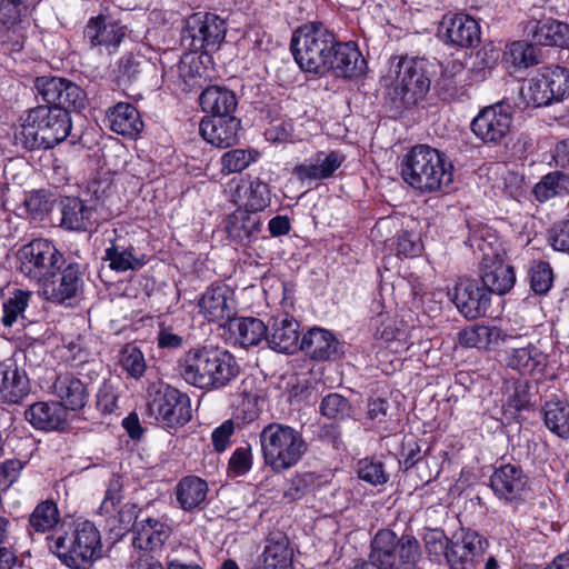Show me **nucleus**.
<instances>
[{"mask_svg": "<svg viewBox=\"0 0 569 569\" xmlns=\"http://www.w3.org/2000/svg\"><path fill=\"white\" fill-rule=\"evenodd\" d=\"M333 32L321 22H309L299 27L291 39V50L299 67L316 74L330 71L331 56L337 46Z\"/></svg>", "mask_w": 569, "mask_h": 569, "instance_id": "nucleus-5", "label": "nucleus"}, {"mask_svg": "<svg viewBox=\"0 0 569 569\" xmlns=\"http://www.w3.org/2000/svg\"><path fill=\"white\" fill-rule=\"evenodd\" d=\"M345 156L338 151H318L303 163L293 168V174L303 180H325L331 178L341 167Z\"/></svg>", "mask_w": 569, "mask_h": 569, "instance_id": "nucleus-26", "label": "nucleus"}, {"mask_svg": "<svg viewBox=\"0 0 569 569\" xmlns=\"http://www.w3.org/2000/svg\"><path fill=\"white\" fill-rule=\"evenodd\" d=\"M299 322L292 317L272 318L268 325V346L283 353H293L300 349Z\"/></svg>", "mask_w": 569, "mask_h": 569, "instance_id": "nucleus-27", "label": "nucleus"}, {"mask_svg": "<svg viewBox=\"0 0 569 569\" xmlns=\"http://www.w3.org/2000/svg\"><path fill=\"white\" fill-rule=\"evenodd\" d=\"M148 407L156 420L169 428L183 426L191 419L188 396L169 385L154 391Z\"/></svg>", "mask_w": 569, "mask_h": 569, "instance_id": "nucleus-12", "label": "nucleus"}, {"mask_svg": "<svg viewBox=\"0 0 569 569\" xmlns=\"http://www.w3.org/2000/svg\"><path fill=\"white\" fill-rule=\"evenodd\" d=\"M427 450L422 453L421 446L418 441L412 438H406L402 442L400 465L403 466L405 470L416 468L417 470L423 471L425 467H428V459L426 457Z\"/></svg>", "mask_w": 569, "mask_h": 569, "instance_id": "nucleus-50", "label": "nucleus"}, {"mask_svg": "<svg viewBox=\"0 0 569 569\" xmlns=\"http://www.w3.org/2000/svg\"><path fill=\"white\" fill-rule=\"evenodd\" d=\"M36 89L52 108L80 111L86 106V92L74 82L60 77H40Z\"/></svg>", "mask_w": 569, "mask_h": 569, "instance_id": "nucleus-14", "label": "nucleus"}, {"mask_svg": "<svg viewBox=\"0 0 569 569\" xmlns=\"http://www.w3.org/2000/svg\"><path fill=\"white\" fill-rule=\"evenodd\" d=\"M254 161L250 151L244 149H232L227 151L221 157V172L223 174H230L241 172L249 164Z\"/></svg>", "mask_w": 569, "mask_h": 569, "instance_id": "nucleus-57", "label": "nucleus"}, {"mask_svg": "<svg viewBox=\"0 0 569 569\" xmlns=\"http://www.w3.org/2000/svg\"><path fill=\"white\" fill-rule=\"evenodd\" d=\"M82 272L78 263H69L62 271H52L40 284L47 300L62 303L72 299L82 288Z\"/></svg>", "mask_w": 569, "mask_h": 569, "instance_id": "nucleus-18", "label": "nucleus"}, {"mask_svg": "<svg viewBox=\"0 0 569 569\" xmlns=\"http://www.w3.org/2000/svg\"><path fill=\"white\" fill-rule=\"evenodd\" d=\"M526 485L527 477L521 468L510 463L496 469L490 477V486L493 492L507 501L520 498Z\"/></svg>", "mask_w": 569, "mask_h": 569, "instance_id": "nucleus-30", "label": "nucleus"}, {"mask_svg": "<svg viewBox=\"0 0 569 569\" xmlns=\"http://www.w3.org/2000/svg\"><path fill=\"white\" fill-rule=\"evenodd\" d=\"M251 465L250 446L237 448L229 459V470L237 476L247 473L251 469Z\"/></svg>", "mask_w": 569, "mask_h": 569, "instance_id": "nucleus-62", "label": "nucleus"}, {"mask_svg": "<svg viewBox=\"0 0 569 569\" xmlns=\"http://www.w3.org/2000/svg\"><path fill=\"white\" fill-rule=\"evenodd\" d=\"M533 193L539 201H546L557 196L569 193V176L555 171L546 174L533 188Z\"/></svg>", "mask_w": 569, "mask_h": 569, "instance_id": "nucleus-45", "label": "nucleus"}, {"mask_svg": "<svg viewBox=\"0 0 569 569\" xmlns=\"http://www.w3.org/2000/svg\"><path fill=\"white\" fill-rule=\"evenodd\" d=\"M358 477L372 485L380 486L385 485L389 480V475L385 469V465L381 461L365 458L358 462Z\"/></svg>", "mask_w": 569, "mask_h": 569, "instance_id": "nucleus-54", "label": "nucleus"}, {"mask_svg": "<svg viewBox=\"0 0 569 569\" xmlns=\"http://www.w3.org/2000/svg\"><path fill=\"white\" fill-rule=\"evenodd\" d=\"M113 237L108 238L109 247L106 249L104 259L109 267L117 272L138 270L144 264V256H138L128 238V233H118L112 230Z\"/></svg>", "mask_w": 569, "mask_h": 569, "instance_id": "nucleus-24", "label": "nucleus"}, {"mask_svg": "<svg viewBox=\"0 0 569 569\" xmlns=\"http://www.w3.org/2000/svg\"><path fill=\"white\" fill-rule=\"evenodd\" d=\"M199 308L204 318L213 322H230L234 315L231 292L223 284L208 288L199 301Z\"/></svg>", "mask_w": 569, "mask_h": 569, "instance_id": "nucleus-28", "label": "nucleus"}, {"mask_svg": "<svg viewBox=\"0 0 569 569\" xmlns=\"http://www.w3.org/2000/svg\"><path fill=\"white\" fill-rule=\"evenodd\" d=\"M452 168L445 153L428 144H418L402 158L401 177L420 192H435L452 182Z\"/></svg>", "mask_w": 569, "mask_h": 569, "instance_id": "nucleus-2", "label": "nucleus"}, {"mask_svg": "<svg viewBox=\"0 0 569 569\" xmlns=\"http://www.w3.org/2000/svg\"><path fill=\"white\" fill-rule=\"evenodd\" d=\"M261 229L262 223L258 212L240 209L229 217L226 226L229 238L242 244L257 239Z\"/></svg>", "mask_w": 569, "mask_h": 569, "instance_id": "nucleus-33", "label": "nucleus"}, {"mask_svg": "<svg viewBox=\"0 0 569 569\" xmlns=\"http://www.w3.org/2000/svg\"><path fill=\"white\" fill-rule=\"evenodd\" d=\"M546 427L559 438H569V401L566 399H552L546 401L542 409Z\"/></svg>", "mask_w": 569, "mask_h": 569, "instance_id": "nucleus-39", "label": "nucleus"}, {"mask_svg": "<svg viewBox=\"0 0 569 569\" xmlns=\"http://www.w3.org/2000/svg\"><path fill=\"white\" fill-rule=\"evenodd\" d=\"M30 391L29 377L16 358L0 362V400L3 403L21 405Z\"/></svg>", "mask_w": 569, "mask_h": 569, "instance_id": "nucleus-19", "label": "nucleus"}, {"mask_svg": "<svg viewBox=\"0 0 569 569\" xmlns=\"http://www.w3.org/2000/svg\"><path fill=\"white\" fill-rule=\"evenodd\" d=\"M511 114L502 104L483 108L471 122L472 132L483 142H500L509 132Z\"/></svg>", "mask_w": 569, "mask_h": 569, "instance_id": "nucleus-17", "label": "nucleus"}, {"mask_svg": "<svg viewBox=\"0 0 569 569\" xmlns=\"http://www.w3.org/2000/svg\"><path fill=\"white\" fill-rule=\"evenodd\" d=\"M530 383L526 379H507L502 386V410L507 419L517 418L518 413L531 406Z\"/></svg>", "mask_w": 569, "mask_h": 569, "instance_id": "nucleus-32", "label": "nucleus"}, {"mask_svg": "<svg viewBox=\"0 0 569 569\" xmlns=\"http://www.w3.org/2000/svg\"><path fill=\"white\" fill-rule=\"evenodd\" d=\"M420 557V545L411 535L382 529L371 541L369 559L377 569H415Z\"/></svg>", "mask_w": 569, "mask_h": 569, "instance_id": "nucleus-8", "label": "nucleus"}, {"mask_svg": "<svg viewBox=\"0 0 569 569\" xmlns=\"http://www.w3.org/2000/svg\"><path fill=\"white\" fill-rule=\"evenodd\" d=\"M512 63L520 68H529L540 62V50L532 43L516 41L510 46Z\"/></svg>", "mask_w": 569, "mask_h": 569, "instance_id": "nucleus-52", "label": "nucleus"}, {"mask_svg": "<svg viewBox=\"0 0 569 569\" xmlns=\"http://www.w3.org/2000/svg\"><path fill=\"white\" fill-rule=\"evenodd\" d=\"M320 412L329 419H345L350 416L351 405L341 395L329 393L321 400Z\"/></svg>", "mask_w": 569, "mask_h": 569, "instance_id": "nucleus-55", "label": "nucleus"}, {"mask_svg": "<svg viewBox=\"0 0 569 569\" xmlns=\"http://www.w3.org/2000/svg\"><path fill=\"white\" fill-rule=\"evenodd\" d=\"M333 52L330 71L336 76L352 79L365 74L367 62L355 43L337 41Z\"/></svg>", "mask_w": 569, "mask_h": 569, "instance_id": "nucleus-31", "label": "nucleus"}, {"mask_svg": "<svg viewBox=\"0 0 569 569\" xmlns=\"http://www.w3.org/2000/svg\"><path fill=\"white\" fill-rule=\"evenodd\" d=\"M71 127L66 109L38 106L28 111L19 139L30 150L51 149L69 136Z\"/></svg>", "mask_w": 569, "mask_h": 569, "instance_id": "nucleus-6", "label": "nucleus"}, {"mask_svg": "<svg viewBox=\"0 0 569 569\" xmlns=\"http://www.w3.org/2000/svg\"><path fill=\"white\" fill-rule=\"evenodd\" d=\"M438 36L447 43L460 48H472L480 42V27L478 22L468 14L455 13L443 16Z\"/></svg>", "mask_w": 569, "mask_h": 569, "instance_id": "nucleus-16", "label": "nucleus"}, {"mask_svg": "<svg viewBox=\"0 0 569 569\" xmlns=\"http://www.w3.org/2000/svg\"><path fill=\"white\" fill-rule=\"evenodd\" d=\"M207 492V482L196 476L184 477L176 488L177 500L186 511L199 507L206 500Z\"/></svg>", "mask_w": 569, "mask_h": 569, "instance_id": "nucleus-42", "label": "nucleus"}, {"mask_svg": "<svg viewBox=\"0 0 569 569\" xmlns=\"http://www.w3.org/2000/svg\"><path fill=\"white\" fill-rule=\"evenodd\" d=\"M144 63L140 54L133 52L124 53L117 66V77L119 82H130L141 72V66Z\"/></svg>", "mask_w": 569, "mask_h": 569, "instance_id": "nucleus-59", "label": "nucleus"}, {"mask_svg": "<svg viewBox=\"0 0 569 569\" xmlns=\"http://www.w3.org/2000/svg\"><path fill=\"white\" fill-rule=\"evenodd\" d=\"M18 259L20 271L39 283L64 264L63 254L46 239H34L23 246L18 252Z\"/></svg>", "mask_w": 569, "mask_h": 569, "instance_id": "nucleus-10", "label": "nucleus"}, {"mask_svg": "<svg viewBox=\"0 0 569 569\" xmlns=\"http://www.w3.org/2000/svg\"><path fill=\"white\" fill-rule=\"evenodd\" d=\"M530 289L539 296L546 295L553 283V271L549 262L533 260L527 271Z\"/></svg>", "mask_w": 569, "mask_h": 569, "instance_id": "nucleus-47", "label": "nucleus"}, {"mask_svg": "<svg viewBox=\"0 0 569 569\" xmlns=\"http://www.w3.org/2000/svg\"><path fill=\"white\" fill-rule=\"evenodd\" d=\"M523 33L537 44L569 48V24L552 18L529 19Z\"/></svg>", "mask_w": 569, "mask_h": 569, "instance_id": "nucleus-20", "label": "nucleus"}, {"mask_svg": "<svg viewBox=\"0 0 569 569\" xmlns=\"http://www.w3.org/2000/svg\"><path fill=\"white\" fill-rule=\"evenodd\" d=\"M23 468L22 461L9 459L0 463V491L8 490L20 476Z\"/></svg>", "mask_w": 569, "mask_h": 569, "instance_id": "nucleus-63", "label": "nucleus"}, {"mask_svg": "<svg viewBox=\"0 0 569 569\" xmlns=\"http://www.w3.org/2000/svg\"><path fill=\"white\" fill-rule=\"evenodd\" d=\"M266 465L276 472L293 467L302 457L307 445L296 429L281 423H269L260 433Z\"/></svg>", "mask_w": 569, "mask_h": 569, "instance_id": "nucleus-7", "label": "nucleus"}, {"mask_svg": "<svg viewBox=\"0 0 569 569\" xmlns=\"http://www.w3.org/2000/svg\"><path fill=\"white\" fill-rule=\"evenodd\" d=\"M44 539L48 549L71 569H86L100 557L101 536L90 521L78 523L70 532L54 531Z\"/></svg>", "mask_w": 569, "mask_h": 569, "instance_id": "nucleus-3", "label": "nucleus"}, {"mask_svg": "<svg viewBox=\"0 0 569 569\" xmlns=\"http://www.w3.org/2000/svg\"><path fill=\"white\" fill-rule=\"evenodd\" d=\"M508 367L522 373L542 372L547 356L535 346L513 349L507 360Z\"/></svg>", "mask_w": 569, "mask_h": 569, "instance_id": "nucleus-43", "label": "nucleus"}, {"mask_svg": "<svg viewBox=\"0 0 569 569\" xmlns=\"http://www.w3.org/2000/svg\"><path fill=\"white\" fill-rule=\"evenodd\" d=\"M549 241L555 250L569 253V220L551 229Z\"/></svg>", "mask_w": 569, "mask_h": 569, "instance_id": "nucleus-64", "label": "nucleus"}, {"mask_svg": "<svg viewBox=\"0 0 569 569\" xmlns=\"http://www.w3.org/2000/svg\"><path fill=\"white\" fill-rule=\"evenodd\" d=\"M26 420L36 429L63 431L68 427V411L59 401H38L24 411Z\"/></svg>", "mask_w": 569, "mask_h": 569, "instance_id": "nucleus-22", "label": "nucleus"}, {"mask_svg": "<svg viewBox=\"0 0 569 569\" xmlns=\"http://www.w3.org/2000/svg\"><path fill=\"white\" fill-rule=\"evenodd\" d=\"M178 370L186 382L207 390L226 387L240 372L232 353L211 346L191 348L184 352L178 361Z\"/></svg>", "mask_w": 569, "mask_h": 569, "instance_id": "nucleus-1", "label": "nucleus"}, {"mask_svg": "<svg viewBox=\"0 0 569 569\" xmlns=\"http://www.w3.org/2000/svg\"><path fill=\"white\" fill-rule=\"evenodd\" d=\"M120 366L133 379L143 376L147 363L142 351L133 343H127L120 351Z\"/></svg>", "mask_w": 569, "mask_h": 569, "instance_id": "nucleus-48", "label": "nucleus"}, {"mask_svg": "<svg viewBox=\"0 0 569 569\" xmlns=\"http://www.w3.org/2000/svg\"><path fill=\"white\" fill-rule=\"evenodd\" d=\"M300 350L318 361L336 360L342 355V346L329 330L312 328L302 336Z\"/></svg>", "mask_w": 569, "mask_h": 569, "instance_id": "nucleus-25", "label": "nucleus"}, {"mask_svg": "<svg viewBox=\"0 0 569 569\" xmlns=\"http://www.w3.org/2000/svg\"><path fill=\"white\" fill-rule=\"evenodd\" d=\"M501 339L502 331L498 327L475 326L460 332V342L469 348H487Z\"/></svg>", "mask_w": 569, "mask_h": 569, "instance_id": "nucleus-46", "label": "nucleus"}, {"mask_svg": "<svg viewBox=\"0 0 569 569\" xmlns=\"http://www.w3.org/2000/svg\"><path fill=\"white\" fill-rule=\"evenodd\" d=\"M133 547L153 551L161 548L171 535L168 525L152 518H146L134 525Z\"/></svg>", "mask_w": 569, "mask_h": 569, "instance_id": "nucleus-34", "label": "nucleus"}, {"mask_svg": "<svg viewBox=\"0 0 569 569\" xmlns=\"http://www.w3.org/2000/svg\"><path fill=\"white\" fill-rule=\"evenodd\" d=\"M548 84L549 93L553 100H560L569 94V70L563 67H555L542 73Z\"/></svg>", "mask_w": 569, "mask_h": 569, "instance_id": "nucleus-53", "label": "nucleus"}, {"mask_svg": "<svg viewBox=\"0 0 569 569\" xmlns=\"http://www.w3.org/2000/svg\"><path fill=\"white\" fill-rule=\"evenodd\" d=\"M27 0H0V21L8 30L16 29L22 21V16L27 13Z\"/></svg>", "mask_w": 569, "mask_h": 569, "instance_id": "nucleus-51", "label": "nucleus"}, {"mask_svg": "<svg viewBox=\"0 0 569 569\" xmlns=\"http://www.w3.org/2000/svg\"><path fill=\"white\" fill-rule=\"evenodd\" d=\"M448 295L459 312L467 319L475 320L482 317L490 306L489 293L476 279H459Z\"/></svg>", "mask_w": 569, "mask_h": 569, "instance_id": "nucleus-15", "label": "nucleus"}, {"mask_svg": "<svg viewBox=\"0 0 569 569\" xmlns=\"http://www.w3.org/2000/svg\"><path fill=\"white\" fill-rule=\"evenodd\" d=\"M87 379L71 373L59 375L56 378L52 385L53 393L67 411L81 410L88 403L92 388Z\"/></svg>", "mask_w": 569, "mask_h": 569, "instance_id": "nucleus-21", "label": "nucleus"}, {"mask_svg": "<svg viewBox=\"0 0 569 569\" xmlns=\"http://www.w3.org/2000/svg\"><path fill=\"white\" fill-rule=\"evenodd\" d=\"M240 120L233 116L202 119L199 131L202 138L212 146L221 149L237 143Z\"/></svg>", "mask_w": 569, "mask_h": 569, "instance_id": "nucleus-29", "label": "nucleus"}, {"mask_svg": "<svg viewBox=\"0 0 569 569\" xmlns=\"http://www.w3.org/2000/svg\"><path fill=\"white\" fill-rule=\"evenodd\" d=\"M199 103L203 112L220 118L231 116L238 101L233 91L224 87L209 86L201 92Z\"/></svg>", "mask_w": 569, "mask_h": 569, "instance_id": "nucleus-36", "label": "nucleus"}, {"mask_svg": "<svg viewBox=\"0 0 569 569\" xmlns=\"http://www.w3.org/2000/svg\"><path fill=\"white\" fill-rule=\"evenodd\" d=\"M229 330L237 335V341L244 348L267 341L268 326L254 317H233L229 322Z\"/></svg>", "mask_w": 569, "mask_h": 569, "instance_id": "nucleus-38", "label": "nucleus"}, {"mask_svg": "<svg viewBox=\"0 0 569 569\" xmlns=\"http://www.w3.org/2000/svg\"><path fill=\"white\" fill-rule=\"evenodd\" d=\"M470 246L479 260L481 283L489 296L508 292L516 282V276L513 268L503 262L499 246L482 237L470 238Z\"/></svg>", "mask_w": 569, "mask_h": 569, "instance_id": "nucleus-9", "label": "nucleus"}, {"mask_svg": "<svg viewBox=\"0 0 569 569\" xmlns=\"http://www.w3.org/2000/svg\"><path fill=\"white\" fill-rule=\"evenodd\" d=\"M520 92L527 104L535 108L552 102V94L549 93L543 74L531 79L526 87L521 88Z\"/></svg>", "mask_w": 569, "mask_h": 569, "instance_id": "nucleus-49", "label": "nucleus"}, {"mask_svg": "<svg viewBox=\"0 0 569 569\" xmlns=\"http://www.w3.org/2000/svg\"><path fill=\"white\" fill-rule=\"evenodd\" d=\"M110 129L127 137L137 136L143 128L138 110L130 103L119 102L108 113Z\"/></svg>", "mask_w": 569, "mask_h": 569, "instance_id": "nucleus-37", "label": "nucleus"}, {"mask_svg": "<svg viewBox=\"0 0 569 569\" xmlns=\"http://www.w3.org/2000/svg\"><path fill=\"white\" fill-rule=\"evenodd\" d=\"M60 522V511L52 499L43 500L36 506L29 516L30 533H54Z\"/></svg>", "mask_w": 569, "mask_h": 569, "instance_id": "nucleus-40", "label": "nucleus"}, {"mask_svg": "<svg viewBox=\"0 0 569 569\" xmlns=\"http://www.w3.org/2000/svg\"><path fill=\"white\" fill-rule=\"evenodd\" d=\"M429 62L422 58H392L389 78L395 79L387 99L396 112L415 106L430 90Z\"/></svg>", "mask_w": 569, "mask_h": 569, "instance_id": "nucleus-4", "label": "nucleus"}, {"mask_svg": "<svg viewBox=\"0 0 569 569\" xmlns=\"http://www.w3.org/2000/svg\"><path fill=\"white\" fill-rule=\"evenodd\" d=\"M291 565L292 550L288 546V539L281 537L278 540H269L263 551L261 569H288Z\"/></svg>", "mask_w": 569, "mask_h": 569, "instance_id": "nucleus-44", "label": "nucleus"}, {"mask_svg": "<svg viewBox=\"0 0 569 569\" xmlns=\"http://www.w3.org/2000/svg\"><path fill=\"white\" fill-rule=\"evenodd\" d=\"M226 22L213 13H194L187 19L182 40H190L191 51H216L226 36Z\"/></svg>", "mask_w": 569, "mask_h": 569, "instance_id": "nucleus-11", "label": "nucleus"}, {"mask_svg": "<svg viewBox=\"0 0 569 569\" xmlns=\"http://www.w3.org/2000/svg\"><path fill=\"white\" fill-rule=\"evenodd\" d=\"M234 196L239 200L246 199V207L253 212L263 210L270 203L269 187L258 178L242 179L236 188Z\"/></svg>", "mask_w": 569, "mask_h": 569, "instance_id": "nucleus-41", "label": "nucleus"}, {"mask_svg": "<svg viewBox=\"0 0 569 569\" xmlns=\"http://www.w3.org/2000/svg\"><path fill=\"white\" fill-rule=\"evenodd\" d=\"M425 548L430 557L436 561L441 558L446 560V553L449 552L451 539H448L441 529H428L423 536Z\"/></svg>", "mask_w": 569, "mask_h": 569, "instance_id": "nucleus-56", "label": "nucleus"}, {"mask_svg": "<svg viewBox=\"0 0 569 569\" xmlns=\"http://www.w3.org/2000/svg\"><path fill=\"white\" fill-rule=\"evenodd\" d=\"M30 298L29 291L17 290L14 296L3 303L2 323L11 327L18 317L24 311Z\"/></svg>", "mask_w": 569, "mask_h": 569, "instance_id": "nucleus-58", "label": "nucleus"}, {"mask_svg": "<svg viewBox=\"0 0 569 569\" xmlns=\"http://www.w3.org/2000/svg\"><path fill=\"white\" fill-rule=\"evenodd\" d=\"M96 209L79 198L67 197L61 201V227L72 231H86L93 224Z\"/></svg>", "mask_w": 569, "mask_h": 569, "instance_id": "nucleus-35", "label": "nucleus"}, {"mask_svg": "<svg viewBox=\"0 0 569 569\" xmlns=\"http://www.w3.org/2000/svg\"><path fill=\"white\" fill-rule=\"evenodd\" d=\"M122 479L119 475H112L108 488L106 490L104 499L101 502V513H110L120 503L122 499Z\"/></svg>", "mask_w": 569, "mask_h": 569, "instance_id": "nucleus-60", "label": "nucleus"}, {"mask_svg": "<svg viewBox=\"0 0 569 569\" xmlns=\"http://www.w3.org/2000/svg\"><path fill=\"white\" fill-rule=\"evenodd\" d=\"M396 248L399 256L416 257L422 251V242L416 233L402 230L397 236Z\"/></svg>", "mask_w": 569, "mask_h": 569, "instance_id": "nucleus-61", "label": "nucleus"}, {"mask_svg": "<svg viewBox=\"0 0 569 569\" xmlns=\"http://www.w3.org/2000/svg\"><path fill=\"white\" fill-rule=\"evenodd\" d=\"M84 39L91 47H103L111 52L124 40L126 27L103 16L91 18L83 30Z\"/></svg>", "mask_w": 569, "mask_h": 569, "instance_id": "nucleus-23", "label": "nucleus"}, {"mask_svg": "<svg viewBox=\"0 0 569 569\" xmlns=\"http://www.w3.org/2000/svg\"><path fill=\"white\" fill-rule=\"evenodd\" d=\"M488 546L487 539L477 531L461 529L451 538L446 562L450 569L475 568L483 560Z\"/></svg>", "mask_w": 569, "mask_h": 569, "instance_id": "nucleus-13", "label": "nucleus"}]
</instances>
